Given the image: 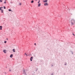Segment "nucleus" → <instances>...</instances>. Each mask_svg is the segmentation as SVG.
Instances as JSON below:
<instances>
[{"instance_id":"f257e3e1","label":"nucleus","mask_w":75,"mask_h":75,"mask_svg":"<svg viewBox=\"0 0 75 75\" xmlns=\"http://www.w3.org/2000/svg\"><path fill=\"white\" fill-rule=\"evenodd\" d=\"M43 1L44 3H45L44 4V5L45 6H48V3L47 2V1H48L47 0Z\"/></svg>"},{"instance_id":"f03ea898","label":"nucleus","mask_w":75,"mask_h":75,"mask_svg":"<svg viewBox=\"0 0 75 75\" xmlns=\"http://www.w3.org/2000/svg\"><path fill=\"white\" fill-rule=\"evenodd\" d=\"M71 25L75 24V20L74 19H72L71 21Z\"/></svg>"},{"instance_id":"7ed1b4c3","label":"nucleus","mask_w":75,"mask_h":75,"mask_svg":"<svg viewBox=\"0 0 75 75\" xmlns=\"http://www.w3.org/2000/svg\"><path fill=\"white\" fill-rule=\"evenodd\" d=\"M41 5V3L38 4V7H40Z\"/></svg>"},{"instance_id":"20e7f679","label":"nucleus","mask_w":75,"mask_h":75,"mask_svg":"<svg viewBox=\"0 0 75 75\" xmlns=\"http://www.w3.org/2000/svg\"><path fill=\"white\" fill-rule=\"evenodd\" d=\"M3 52H4V53H6V50H4Z\"/></svg>"},{"instance_id":"39448f33","label":"nucleus","mask_w":75,"mask_h":75,"mask_svg":"<svg viewBox=\"0 0 75 75\" xmlns=\"http://www.w3.org/2000/svg\"><path fill=\"white\" fill-rule=\"evenodd\" d=\"M13 54H11L10 56V58H12L13 57Z\"/></svg>"},{"instance_id":"423d86ee","label":"nucleus","mask_w":75,"mask_h":75,"mask_svg":"<svg viewBox=\"0 0 75 75\" xmlns=\"http://www.w3.org/2000/svg\"><path fill=\"white\" fill-rule=\"evenodd\" d=\"M40 3V0H39L38 1V4H40V3Z\"/></svg>"},{"instance_id":"0eeeda50","label":"nucleus","mask_w":75,"mask_h":75,"mask_svg":"<svg viewBox=\"0 0 75 75\" xmlns=\"http://www.w3.org/2000/svg\"><path fill=\"white\" fill-rule=\"evenodd\" d=\"M12 51L13 52H16V50H15V49H13L12 50Z\"/></svg>"},{"instance_id":"6e6552de","label":"nucleus","mask_w":75,"mask_h":75,"mask_svg":"<svg viewBox=\"0 0 75 75\" xmlns=\"http://www.w3.org/2000/svg\"><path fill=\"white\" fill-rule=\"evenodd\" d=\"M32 59H33V57H31V58L30 59V61H32Z\"/></svg>"},{"instance_id":"1a4fd4ad","label":"nucleus","mask_w":75,"mask_h":75,"mask_svg":"<svg viewBox=\"0 0 75 75\" xmlns=\"http://www.w3.org/2000/svg\"><path fill=\"white\" fill-rule=\"evenodd\" d=\"M2 26H0V29L2 30Z\"/></svg>"},{"instance_id":"9d476101","label":"nucleus","mask_w":75,"mask_h":75,"mask_svg":"<svg viewBox=\"0 0 75 75\" xmlns=\"http://www.w3.org/2000/svg\"><path fill=\"white\" fill-rule=\"evenodd\" d=\"M34 3V1H31V3Z\"/></svg>"},{"instance_id":"9b49d317","label":"nucleus","mask_w":75,"mask_h":75,"mask_svg":"<svg viewBox=\"0 0 75 75\" xmlns=\"http://www.w3.org/2000/svg\"><path fill=\"white\" fill-rule=\"evenodd\" d=\"M19 5H20V6H21V3H19Z\"/></svg>"},{"instance_id":"f8f14e48","label":"nucleus","mask_w":75,"mask_h":75,"mask_svg":"<svg viewBox=\"0 0 75 75\" xmlns=\"http://www.w3.org/2000/svg\"><path fill=\"white\" fill-rule=\"evenodd\" d=\"M4 9H6V7H5V6H4Z\"/></svg>"},{"instance_id":"ddd939ff","label":"nucleus","mask_w":75,"mask_h":75,"mask_svg":"<svg viewBox=\"0 0 75 75\" xmlns=\"http://www.w3.org/2000/svg\"><path fill=\"white\" fill-rule=\"evenodd\" d=\"M1 13H3V10H1Z\"/></svg>"},{"instance_id":"4468645a","label":"nucleus","mask_w":75,"mask_h":75,"mask_svg":"<svg viewBox=\"0 0 75 75\" xmlns=\"http://www.w3.org/2000/svg\"><path fill=\"white\" fill-rule=\"evenodd\" d=\"M9 11H11V9H9Z\"/></svg>"},{"instance_id":"2eb2a0df","label":"nucleus","mask_w":75,"mask_h":75,"mask_svg":"<svg viewBox=\"0 0 75 75\" xmlns=\"http://www.w3.org/2000/svg\"><path fill=\"white\" fill-rule=\"evenodd\" d=\"M9 71H10V72H11V69H10Z\"/></svg>"},{"instance_id":"dca6fc26","label":"nucleus","mask_w":75,"mask_h":75,"mask_svg":"<svg viewBox=\"0 0 75 75\" xmlns=\"http://www.w3.org/2000/svg\"><path fill=\"white\" fill-rule=\"evenodd\" d=\"M4 42V43H6V42H7V41H5Z\"/></svg>"},{"instance_id":"f3484780","label":"nucleus","mask_w":75,"mask_h":75,"mask_svg":"<svg viewBox=\"0 0 75 75\" xmlns=\"http://www.w3.org/2000/svg\"><path fill=\"white\" fill-rule=\"evenodd\" d=\"M4 3L5 4H6V1H5L4 2Z\"/></svg>"},{"instance_id":"a211bd4d","label":"nucleus","mask_w":75,"mask_h":75,"mask_svg":"<svg viewBox=\"0 0 75 75\" xmlns=\"http://www.w3.org/2000/svg\"><path fill=\"white\" fill-rule=\"evenodd\" d=\"M25 54L26 56H27V54H26V53H25Z\"/></svg>"},{"instance_id":"6ab92c4d","label":"nucleus","mask_w":75,"mask_h":75,"mask_svg":"<svg viewBox=\"0 0 75 75\" xmlns=\"http://www.w3.org/2000/svg\"><path fill=\"white\" fill-rule=\"evenodd\" d=\"M73 35H74V36H75V35H74V34L73 33Z\"/></svg>"},{"instance_id":"aec40b11","label":"nucleus","mask_w":75,"mask_h":75,"mask_svg":"<svg viewBox=\"0 0 75 75\" xmlns=\"http://www.w3.org/2000/svg\"><path fill=\"white\" fill-rule=\"evenodd\" d=\"M0 10H2L1 9V8L0 7Z\"/></svg>"},{"instance_id":"412c9836","label":"nucleus","mask_w":75,"mask_h":75,"mask_svg":"<svg viewBox=\"0 0 75 75\" xmlns=\"http://www.w3.org/2000/svg\"><path fill=\"white\" fill-rule=\"evenodd\" d=\"M0 0V2H2V1H1V0Z\"/></svg>"},{"instance_id":"4be33fe9","label":"nucleus","mask_w":75,"mask_h":75,"mask_svg":"<svg viewBox=\"0 0 75 75\" xmlns=\"http://www.w3.org/2000/svg\"><path fill=\"white\" fill-rule=\"evenodd\" d=\"M34 45H36V43H35Z\"/></svg>"},{"instance_id":"5701e85b","label":"nucleus","mask_w":75,"mask_h":75,"mask_svg":"<svg viewBox=\"0 0 75 75\" xmlns=\"http://www.w3.org/2000/svg\"><path fill=\"white\" fill-rule=\"evenodd\" d=\"M35 0L36 1H37V0Z\"/></svg>"}]
</instances>
